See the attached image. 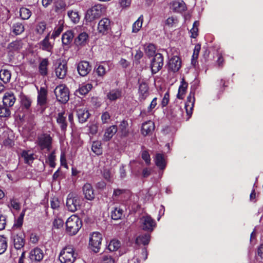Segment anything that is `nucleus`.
Segmentation results:
<instances>
[{
  "label": "nucleus",
  "instance_id": "1",
  "mask_svg": "<svg viewBox=\"0 0 263 263\" xmlns=\"http://www.w3.org/2000/svg\"><path fill=\"white\" fill-rule=\"evenodd\" d=\"M66 227V232L70 235H74L81 228L82 221L77 216L73 215L67 219Z\"/></svg>",
  "mask_w": 263,
  "mask_h": 263
},
{
  "label": "nucleus",
  "instance_id": "2",
  "mask_svg": "<svg viewBox=\"0 0 263 263\" xmlns=\"http://www.w3.org/2000/svg\"><path fill=\"white\" fill-rule=\"evenodd\" d=\"M77 257L71 246L64 247L60 252L59 259L61 263H73Z\"/></svg>",
  "mask_w": 263,
  "mask_h": 263
},
{
  "label": "nucleus",
  "instance_id": "3",
  "mask_svg": "<svg viewBox=\"0 0 263 263\" xmlns=\"http://www.w3.org/2000/svg\"><path fill=\"white\" fill-rule=\"evenodd\" d=\"M139 223L144 231L152 232L156 226L155 221L148 215L145 214L140 218Z\"/></svg>",
  "mask_w": 263,
  "mask_h": 263
},
{
  "label": "nucleus",
  "instance_id": "4",
  "mask_svg": "<svg viewBox=\"0 0 263 263\" xmlns=\"http://www.w3.org/2000/svg\"><path fill=\"white\" fill-rule=\"evenodd\" d=\"M102 240V235L98 232H93L90 235L89 245L93 252L97 253L99 251Z\"/></svg>",
  "mask_w": 263,
  "mask_h": 263
},
{
  "label": "nucleus",
  "instance_id": "5",
  "mask_svg": "<svg viewBox=\"0 0 263 263\" xmlns=\"http://www.w3.org/2000/svg\"><path fill=\"white\" fill-rule=\"evenodd\" d=\"M102 12V6L101 4L95 5L87 11L85 19L88 22H92L99 17Z\"/></svg>",
  "mask_w": 263,
  "mask_h": 263
},
{
  "label": "nucleus",
  "instance_id": "6",
  "mask_svg": "<svg viewBox=\"0 0 263 263\" xmlns=\"http://www.w3.org/2000/svg\"><path fill=\"white\" fill-rule=\"evenodd\" d=\"M54 93L58 101L65 103L69 100V91L64 85L58 86L54 89Z\"/></svg>",
  "mask_w": 263,
  "mask_h": 263
},
{
  "label": "nucleus",
  "instance_id": "7",
  "mask_svg": "<svg viewBox=\"0 0 263 263\" xmlns=\"http://www.w3.org/2000/svg\"><path fill=\"white\" fill-rule=\"evenodd\" d=\"M66 204L69 211L75 212L80 206L79 197L76 194L70 193L67 196Z\"/></svg>",
  "mask_w": 263,
  "mask_h": 263
},
{
  "label": "nucleus",
  "instance_id": "8",
  "mask_svg": "<svg viewBox=\"0 0 263 263\" xmlns=\"http://www.w3.org/2000/svg\"><path fill=\"white\" fill-rule=\"evenodd\" d=\"M163 65V57L162 54L156 53L151 62V68L153 74L157 73Z\"/></svg>",
  "mask_w": 263,
  "mask_h": 263
},
{
  "label": "nucleus",
  "instance_id": "9",
  "mask_svg": "<svg viewBox=\"0 0 263 263\" xmlns=\"http://www.w3.org/2000/svg\"><path fill=\"white\" fill-rule=\"evenodd\" d=\"M37 143L42 149H46L47 151H50L51 147L52 138L49 135H41L37 138Z\"/></svg>",
  "mask_w": 263,
  "mask_h": 263
},
{
  "label": "nucleus",
  "instance_id": "10",
  "mask_svg": "<svg viewBox=\"0 0 263 263\" xmlns=\"http://www.w3.org/2000/svg\"><path fill=\"white\" fill-rule=\"evenodd\" d=\"M149 87L146 81L143 79L139 80L138 95L140 101H143L149 96Z\"/></svg>",
  "mask_w": 263,
  "mask_h": 263
},
{
  "label": "nucleus",
  "instance_id": "11",
  "mask_svg": "<svg viewBox=\"0 0 263 263\" xmlns=\"http://www.w3.org/2000/svg\"><path fill=\"white\" fill-rule=\"evenodd\" d=\"M23 46V43L22 40H16L9 43L7 49L9 54L12 56L14 53H18Z\"/></svg>",
  "mask_w": 263,
  "mask_h": 263
},
{
  "label": "nucleus",
  "instance_id": "12",
  "mask_svg": "<svg viewBox=\"0 0 263 263\" xmlns=\"http://www.w3.org/2000/svg\"><path fill=\"white\" fill-rule=\"evenodd\" d=\"M91 67L87 61L80 62L77 66V70L80 76H86L91 70Z\"/></svg>",
  "mask_w": 263,
  "mask_h": 263
},
{
  "label": "nucleus",
  "instance_id": "13",
  "mask_svg": "<svg viewBox=\"0 0 263 263\" xmlns=\"http://www.w3.org/2000/svg\"><path fill=\"white\" fill-rule=\"evenodd\" d=\"M181 64L180 58L177 56H173L168 61V69L173 72H176L180 68Z\"/></svg>",
  "mask_w": 263,
  "mask_h": 263
},
{
  "label": "nucleus",
  "instance_id": "14",
  "mask_svg": "<svg viewBox=\"0 0 263 263\" xmlns=\"http://www.w3.org/2000/svg\"><path fill=\"white\" fill-rule=\"evenodd\" d=\"M195 103L194 93L190 92L187 98V101L185 104V108L189 118L191 117L192 114V110L194 107Z\"/></svg>",
  "mask_w": 263,
  "mask_h": 263
},
{
  "label": "nucleus",
  "instance_id": "15",
  "mask_svg": "<svg viewBox=\"0 0 263 263\" xmlns=\"http://www.w3.org/2000/svg\"><path fill=\"white\" fill-rule=\"evenodd\" d=\"M25 236L24 234H13L12 239L13 241L14 248L17 250L22 249L25 245Z\"/></svg>",
  "mask_w": 263,
  "mask_h": 263
},
{
  "label": "nucleus",
  "instance_id": "16",
  "mask_svg": "<svg viewBox=\"0 0 263 263\" xmlns=\"http://www.w3.org/2000/svg\"><path fill=\"white\" fill-rule=\"evenodd\" d=\"M110 69V64L108 62H102L96 68L98 77H103Z\"/></svg>",
  "mask_w": 263,
  "mask_h": 263
},
{
  "label": "nucleus",
  "instance_id": "17",
  "mask_svg": "<svg viewBox=\"0 0 263 263\" xmlns=\"http://www.w3.org/2000/svg\"><path fill=\"white\" fill-rule=\"evenodd\" d=\"M67 65L64 62L58 63V66L55 68V74L59 79H63L67 73Z\"/></svg>",
  "mask_w": 263,
  "mask_h": 263
},
{
  "label": "nucleus",
  "instance_id": "18",
  "mask_svg": "<svg viewBox=\"0 0 263 263\" xmlns=\"http://www.w3.org/2000/svg\"><path fill=\"white\" fill-rule=\"evenodd\" d=\"M92 85L91 83H83L80 85L75 93L78 97L85 96L92 89Z\"/></svg>",
  "mask_w": 263,
  "mask_h": 263
},
{
  "label": "nucleus",
  "instance_id": "19",
  "mask_svg": "<svg viewBox=\"0 0 263 263\" xmlns=\"http://www.w3.org/2000/svg\"><path fill=\"white\" fill-rule=\"evenodd\" d=\"M43 251L39 248L32 250L29 253V258L32 261H40L43 259Z\"/></svg>",
  "mask_w": 263,
  "mask_h": 263
},
{
  "label": "nucleus",
  "instance_id": "20",
  "mask_svg": "<svg viewBox=\"0 0 263 263\" xmlns=\"http://www.w3.org/2000/svg\"><path fill=\"white\" fill-rule=\"evenodd\" d=\"M15 100V98L13 93L7 92L3 98V105L10 108L13 105Z\"/></svg>",
  "mask_w": 263,
  "mask_h": 263
},
{
  "label": "nucleus",
  "instance_id": "21",
  "mask_svg": "<svg viewBox=\"0 0 263 263\" xmlns=\"http://www.w3.org/2000/svg\"><path fill=\"white\" fill-rule=\"evenodd\" d=\"M77 115L79 122L84 123L88 119L90 114L86 108L82 107L77 109Z\"/></svg>",
  "mask_w": 263,
  "mask_h": 263
},
{
  "label": "nucleus",
  "instance_id": "22",
  "mask_svg": "<svg viewBox=\"0 0 263 263\" xmlns=\"http://www.w3.org/2000/svg\"><path fill=\"white\" fill-rule=\"evenodd\" d=\"M118 127L116 125H111L107 128L103 135V140L108 141L110 140L114 135L117 132Z\"/></svg>",
  "mask_w": 263,
  "mask_h": 263
},
{
  "label": "nucleus",
  "instance_id": "23",
  "mask_svg": "<svg viewBox=\"0 0 263 263\" xmlns=\"http://www.w3.org/2000/svg\"><path fill=\"white\" fill-rule=\"evenodd\" d=\"M50 33H49L44 39L40 43V48L45 51L51 52L53 48L52 44L49 42Z\"/></svg>",
  "mask_w": 263,
  "mask_h": 263
},
{
  "label": "nucleus",
  "instance_id": "24",
  "mask_svg": "<svg viewBox=\"0 0 263 263\" xmlns=\"http://www.w3.org/2000/svg\"><path fill=\"white\" fill-rule=\"evenodd\" d=\"M110 22L107 18H103L98 23V29L100 32L104 33L110 28Z\"/></svg>",
  "mask_w": 263,
  "mask_h": 263
},
{
  "label": "nucleus",
  "instance_id": "25",
  "mask_svg": "<svg viewBox=\"0 0 263 263\" xmlns=\"http://www.w3.org/2000/svg\"><path fill=\"white\" fill-rule=\"evenodd\" d=\"M107 98L110 101L120 99L122 96V90L119 88L110 90L107 94Z\"/></svg>",
  "mask_w": 263,
  "mask_h": 263
},
{
  "label": "nucleus",
  "instance_id": "26",
  "mask_svg": "<svg viewBox=\"0 0 263 263\" xmlns=\"http://www.w3.org/2000/svg\"><path fill=\"white\" fill-rule=\"evenodd\" d=\"M83 191L87 199L91 200L95 198L93 190L90 184L86 183L83 186Z\"/></svg>",
  "mask_w": 263,
  "mask_h": 263
},
{
  "label": "nucleus",
  "instance_id": "27",
  "mask_svg": "<svg viewBox=\"0 0 263 263\" xmlns=\"http://www.w3.org/2000/svg\"><path fill=\"white\" fill-rule=\"evenodd\" d=\"M119 133L123 137H126L129 133V125L127 121L123 120L120 122L118 126Z\"/></svg>",
  "mask_w": 263,
  "mask_h": 263
},
{
  "label": "nucleus",
  "instance_id": "28",
  "mask_svg": "<svg viewBox=\"0 0 263 263\" xmlns=\"http://www.w3.org/2000/svg\"><path fill=\"white\" fill-rule=\"evenodd\" d=\"M155 129V124L152 121H148L143 123L141 132L143 135H147L152 133Z\"/></svg>",
  "mask_w": 263,
  "mask_h": 263
},
{
  "label": "nucleus",
  "instance_id": "29",
  "mask_svg": "<svg viewBox=\"0 0 263 263\" xmlns=\"http://www.w3.org/2000/svg\"><path fill=\"white\" fill-rule=\"evenodd\" d=\"M171 8L175 12H181L186 10L185 4L182 1H175L171 4Z\"/></svg>",
  "mask_w": 263,
  "mask_h": 263
},
{
  "label": "nucleus",
  "instance_id": "30",
  "mask_svg": "<svg viewBox=\"0 0 263 263\" xmlns=\"http://www.w3.org/2000/svg\"><path fill=\"white\" fill-rule=\"evenodd\" d=\"M47 91L44 87H41L38 91L37 102L40 105L46 104L47 101Z\"/></svg>",
  "mask_w": 263,
  "mask_h": 263
},
{
  "label": "nucleus",
  "instance_id": "31",
  "mask_svg": "<svg viewBox=\"0 0 263 263\" xmlns=\"http://www.w3.org/2000/svg\"><path fill=\"white\" fill-rule=\"evenodd\" d=\"M88 41V35L86 32L81 33L75 39V44L77 46H83L85 45Z\"/></svg>",
  "mask_w": 263,
  "mask_h": 263
},
{
  "label": "nucleus",
  "instance_id": "32",
  "mask_svg": "<svg viewBox=\"0 0 263 263\" xmlns=\"http://www.w3.org/2000/svg\"><path fill=\"white\" fill-rule=\"evenodd\" d=\"M64 112L59 113L57 117V122L60 126L61 130L65 132L67 127L66 117L64 116Z\"/></svg>",
  "mask_w": 263,
  "mask_h": 263
},
{
  "label": "nucleus",
  "instance_id": "33",
  "mask_svg": "<svg viewBox=\"0 0 263 263\" xmlns=\"http://www.w3.org/2000/svg\"><path fill=\"white\" fill-rule=\"evenodd\" d=\"M188 84L185 81L183 78L181 81V84L178 89V92L177 95V98L182 99L186 93Z\"/></svg>",
  "mask_w": 263,
  "mask_h": 263
},
{
  "label": "nucleus",
  "instance_id": "34",
  "mask_svg": "<svg viewBox=\"0 0 263 263\" xmlns=\"http://www.w3.org/2000/svg\"><path fill=\"white\" fill-rule=\"evenodd\" d=\"M73 33L71 30H68L62 35V41L64 46H68L72 41Z\"/></svg>",
  "mask_w": 263,
  "mask_h": 263
},
{
  "label": "nucleus",
  "instance_id": "35",
  "mask_svg": "<svg viewBox=\"0 0 263 263\" xmlns=\"http://www.w3.org/2000/svg\"><path fill=\"white\" fill-rule=\"evenodd\" d=\"M21 156L24 159L25 162L28 164L32 163L34 159L33 154L29 151H23Z\"/></svg>",
  "mask_w": 263,
  "mask_h": 263
},
{
  "label": "nucleus",
  "instance_id": "36",
  "mask_svg": "<svg viewBox=\"0 0 263 263\" xmlns=\"http://www.w3.org/2000/svg\"><path fill=\"white\" fill-rule=\"evenodd\" d=\"M49 62L47 59H44L41 61L39 64V70L40 73L42 76H46L48 73L47 66Z\"/></svg>",
  "mask_w": 263,
  "mask_h": 263
},
{
  "label": "nucleus",
  "instance_id": "37",
  "mask_svg": "<svg viewBox=\"0 0 263 263\" xmlns=\"http://www.w3.org/2000/svg\"><path fill=\"white\" fill-rule=\"evenodd\" d=\"M11 31L15 35L21 34L24 31V25L19 22L14 23L11 27Z\"/></svg>",
  "mask_w": 263,
  "mask_h": 263
},
{
  "label": "nucleus",
  "instance_id": "38",
  "mask_svg": "<svg viewBox=\"0 0 263 263\" xmlns=\"http://www.w3.org/2000/svg\"><path fill=\"white\" fill-rule=\"evenodd\" d=\"M11 77V73L10 70L3 69L0 71V79L5 83H8Z\"/></svg>",
  "mask_w": 263,
  "mask_h": 263
},
{
  "label": "nucleus",
  "instance_id": "39",
  "mask_svg": "<svg viewBox=\"0 0 263 263\" xmlns=\"http://www.w3.org/2000/svg\"><path fill=\"white\" fill-rule=\"evenodd\" d=\"M155 160L156 165L160 169L163 170L165 168L166 163L163 155L157 154L156 155Z\"/></svg>",
  "mask_w": 263,
  "mask_h": 263
},
{
  "label": "nucleus",
  "instance_id": "40",
  "mask_svg": "<svg viewBox=\"0 0 263 263\" xmlns=\"http://www.w3.org/2000/svg\"><path fill=\"white\" fill-rule=\"evenodd\" d=\"M144 51L149 57L155 56L156 54V47L153 44H148L144 45Z\"/></svg>",
  "mask_w": 263,
  "mask_h": 263
},
{
  "label": "nucleus",
  "instance_id": "41",
  "mask_svg": "<svg viewBox=\"0 0 263 263\" xmlns=\"http://www.w3.org/2000/svg\"><path fill=\"white\" fill-rule=\"evenodd\" d=\"M150 240V235L149 234H144L139 236L136 240L138 245H147Z\"/></svg>",
  "mask_w": 263,
  "mask_h": 263
},
{
  "label": "nucleus",
  "instance_id": "42",
  "mask_svg": "<svg viewBox=\"0 0 263 263\" xmlns=\"http://www.w3.org/2000/svg\"><path fill=\"white\" fill-rule=\"evenodd\" d=\"M123 211L120 208H115L111 212V218L114 220H119L122 218Z\"/></svg>",
  "mask_w": 263,
  "mask_h": 263
},
{
  "label": "nucleus",
  "instance_id": "43",
  "mask_svg": "<svg viewBox=\"0 0 263 263\" xmlns=\"http://www.w3.org/2000/svg\"><path fill=\"white\" fill-rule=\"evenodd\" d=\"M67 15L73 23L76 24L79 22L80 17L78 11L69 10Z\"/></svg>",
  "mask_w": 263,
  "mask_h": 263
},
{
  "label": "nucleus",
  "instance_id": "44",
  "mask_svg": "<svg viewBox=\"0 0 263 263\" xmlns=\"http://www.w3.org/2000/svg\"><path fill=\"white\" fill-rule=\"evenodd\" d=\"M55 11L57 13H62L66 9V4L63 1H58L55 3Z\"/></svg>",
  "mask_w": 263,
  "mask_h": 263
},
{
  "label": "nucleus",
  "instance_id": "45",
  "mask_svg": "<svg viewBox=\"0 0 263 263\" xmlns=\"http://www.w3.org/2000/svg\"><path fill=\"white\" fill-rule=\"evenodd\" d=\"M143 23V16H140L138 19L133 24L132 31L134 33L138 32L141 29Z\"/></svg>",
  "mask_w": 263,
  "mask_h": 263
},
{
  "label": "nucleus",
  "instance_id": "46",
  "mask_svg": "<svg viewBox=\"0 0 263 263\" xmlns=\"http://www.w3.org/2000/svg\"><path fill=\"white\" fill-rule=\"evenodd\" d=\"M20 15L23 20H28L31 15V12L26 8H21L20 10Z\"/></svg>",
  "mask_w": 263,
  "mask_h": 263
},
{
  "label": "nucleus",
  "instance_id": "47",
  "mask_svg": "<svg viewBox=\"0 0 263 263\" xmlns=\"http://www.w3.org/2000/svg\"><path fill=\"white\" fill-rule=\"evenodd\" d=\"M200 49H201V46H200V44H198L195 46L193 55H192V61H191L192 64L195 65L196 62V60L197 59V58L198 57V55H199V53L200 50Z\"/></svg>",
  "mask_w": 263,
  "mask_h": 263
},
{
  "label": "nucleus",
  "instance_id": "48",
  "mask_svg": "<svg viewBox=\"0 0 263 263\" xmlns=\"http://www.w3.org/2000/svg\"><path fill=\"white\" fill-rule=\"evenodd\" d=\"M46 28V23L44 21H42L38 23L35 27V31L39 34H42L44 33Z\"/></svg>",
  "mask_w": 263,
  "mask_h": 263
},
{
  "label": "nucleus",
  "instance_id": "49",
  "mask_svg": "<svg viewBox=\"0 0 263 263\" xmlns=\"http://www.w3.org/2000/svg\"><path fill=\"white\" fill-rule=\"evenodd\" d=\"M92 151L97 155H99L102 153L101 143L99 141H93L91 146Z\"/></svg>",
  "mask_w": 263,
  "mask_h": 263
},
{
  "label": "nucleus",
  "instance_id": "50",
  "mask_svg": "<svg viewBox=\"0 0 263 263\" xmlns=\"http://www.w3.org/2000/svg\"><path fill=\"white\" fill-rule=\"evenodd\" d=\"M120 247V242L117 240H112L110 241L108 249L110 251H115Z\"/></svg>",
  "mask_w": 263,
  "mask_h": 263
},
{
  "label": "nucleus",
  "instance_id": "51",
  "mask_svg": "<svg viewBox=\"0 0 263 263\" xmlns=\"http://www.w3.org/2000/svg\"><path fill=\"white\" fill-rule=\"evenodd\" d=\"M10 110L9 107L4 105H0V117H8L10 115Z\"/></svg>",
  "mask_w": 263,
  "mask_h": 263
},
{
  "label": "nucleus",
  "instance_id": "52",
  "mask_svg": "<svg viewBox=\"0 0 263 263\" xmlns=\"http://www.w3.org/2000/svg\"><path fill=\"white\" fill-rule=\"evenodd\" d=\"M126 191L122 189H116L114 190L112 198L114 200H117L119 198H122L124 196V195L126 193Z\"/></svg>",
  "mask_w": 263,
  "mask_h": 263
},
{
  "label": "nucleus",
  "instance_id": "53",
  "mask_svg": "<svg viewBox=\"0 0 263 263\" xmlns=\"http://www.w3.org/2000/svg\"><path fill=\"white\" fill-rule=\"evenodd\" d=\"M7 248V242L6 238L3 236H0V254L4 253Z\"/></svg>",
  "mask_w": 263,
  "mask_h": 263
},
{
  "label": "nucleus",
  "instance_id": "54",
  "mask_svg": "<svg viewBox=\"0 0 263 263\" xmlns=\"http://www.w3.org/2000/svg\"><path fill=\"white\" fill-rule=\"evenodd\" d=\"M21 105L26 109H28L31 106V101L28 97L23 96L21 97Z\"/></svg>",
  "mask_w": 263,
  "mask_h": 263
},
{
  "label": "nucleus",
  "instance_id": "55",
  "mask_svg": "<svg viewBox=\"0 0 263 263\" xmlns=\"http://www.w3.org/2000/svg\"><path fill=\"white\" fill-rule=\"evenodd\" d=\"M63 30V25L60 24L54 28V29L51 34V37L55 39L59 36Z\"/></svg>",
  "mask_w": 263,
  "mask_h": 263
},
{
  "label": "nucleus",
  "instance_id": "56",
  "mask_svg": "<svg viewBox=\"0 0 263 263\" xmlns=\"http://www.w3.org/2000/svg\"><path fill=\"white\" fill-rule=\"evenodd\" d=\"M64 221L62 218L57 217L53 221V228L59 229L63 227Z\"/></svg>",
  "mask_w": 263,
  "mask_h": 263
},
{
  "label": "nucleus",
  "instance_id": "57",
  "mask_svg": "<svg viewBox=\"0 0 263 263\" xmlns=\"http://www.w3.org/2000/svg\"><path fill=\"white\" fill-rule=\"evenodd\" d=\"M199 22L195 21L193 25L192 28L191 29L190 32L191 33V37L195 38L198 35Z\"/></svg>",
  "mask_w": 263,
  "mask_h": 263
},
{
  "label": "nucleus",
  "instance_id": "58",
  "mask_svg": "<svg viewBox=\"0 0 263 263\" xmlns=\"http://www.w3.org/2000/svg\"><path fill=\"white\" fill-rule=\"evenodd\" d=\"M110 119V115L107 111H105L102 113L101 116V120L103 124L108 123Z\"/></svg>",
  "mask_w": 263,
  "mask_h": 263
},
{
  "label": "nucleus",
  "instance_id": "59",
  "mask_svg": "<svg viewBox=\"0 0 263 263\" xmlns=\"http://www.w3.org/2000/svg\"><path fill=\"white\" fill-rule=\"evenodd\" d=\"M88 130L91 135H95L98 132V125L96 123L91 124L88 126Z\"/></svg>",
  "mask_w": 263,
  "mask_h": 263
},
{
  "label": "nucleus",
  "instance_id": "60",
  "mask_svg": "<svg viewBox=\"0 0 263 263\" xmlns=\"http://www.w3.org/2000/svg\"><path fill=\"white\" fill-rule=\"evenodd\" d=\"M157 105V98L156 97L154 98L152 102H151V104L147 107V112L150 113L153 111V109L155 108V107Z\"/></svg>",
  "mask_w": 263,
  "mask_h": 263
},
{
  "label": "nucleus",
  "instance_id": "61",
  "mask_svg": "<svg viewBox=\"0 0 263 263\" xmlns=\"http://www.w3.org/2000/svg\"><path fill=\"white\" fill-rule=\"evenodd\" d=\"M55 156L53 153H52L50 154L48 158V162L49 164V165L51 167H54L55 166Z\"/></svg>",
  "mask_w": 263,
  "mask_h": 263
},
{
  "label": "nucleus",
  "instance_id": "62",
  "mask_svg": "<svg viewBox=\"0 0 263 263\" xmlns=\"http://www.w3.org/2000/svg\"><path fill=\"white\" fill-rule=\"evenodd\" d=\"M169 98V93L168 92H166L164 94L161 101V105L162 107L166 106L168 104L170 100Z\"/></svg>",
  "mask_w": 263,
  "mask_h": 263
},
{
  "label": "nucleus",
  "instance_id": "63",
  "mask_svg": "<svg viewBox=\"0 0 263 263\" xmlns=\"http://www.w3.org/2000/svg\"><path fill=\"white\" fill-rule=\"evenodd\" d=\"M142 158L145 162L146 164L149 165L151 163L150 156L146 151H143L142 153Z\"/></svg>",
  "mask_w": 263,
  "mask_h": 263
},
{
  "label": "nucleus",
  "instance_id": "64",
  "mask_svg": "<svg viewBox=\"0 0 263 263\" xmlns=\"http://www.w3.org/2000/svg\"><path fill=\"white\" fill-rule=\"evenodd\" d=\"M102 263H115V260L110 256L104 255L102 257Z\"/></svg>",
  "mask_w": 263,
  "mask_h": 263
}]
</instances>
